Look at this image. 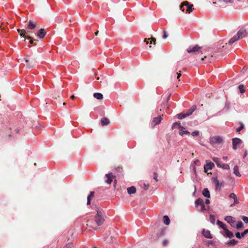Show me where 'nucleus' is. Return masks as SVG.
Returning a JSON list of instances; mask_svg holds the SVG:
<instances>
[{
	"label": "nucleus",
	"instance_id": "2",
	"mask_svg": "<svg viewBox=\"0 0 248 248\" xmlns=\"http://www.w3.org/2000/svg\"><path fill=\"white\" fill-rule=\"evenodd\" d=\"M95 221L98 226L103 223L104 221V213L103 211H97V214L95 216Z\"/></svg>",
	"mask_w": 248,
	"mask_h": 248
},
{
	"label": "nucleus",
	"instance_id": "52",
	"mask_svg": "<svg viewBox=\"0 0 248 248\" xmlns=\"http://www.w3.org/2000/svg\"><path fill=\"white\" fill-rule=\"evenodd\" d=\"M205 203L206 204H209L210 203V201L208 199H206L205 201Z\"/></svg>",
	"mask_w": 248,
	"mask_h": 248
},
{
	"label": "nucleus",
	"instance_id": "60",
	"mask_svg": "<svg viewBox=\"0 0 248 248\" xmlns=\"http://www.w3.org/2000/svg\"><path fill=\"white\" fill-rule=\"evenodd\" d=\"M111 239H115V235H113V236H111Z\"/></svg>",
	"mask_w": 248,
	"mask_h": 248
},
{
	"label": "nucleus",
	"instance_id": "47",
	"mask_svg": "<svg viewBox=\"0 0 248 248\" xmlns=\"http://www.w3.org/2000/svg\"><path fill=\"white\" fill-rule=\"evenodd\" d=\"M105 182L107 184H108V173L106 174L105 175Z\"/></svg>",
	"mask_w": 248,
	"mask_h": 248
},
{
	"label": "nucleus",
	"instance_id": "6",
	"mask_svg": "<svg viewBox=\"0 0 248 248\" xmlns=\"http://www.w3.org/2000/svg\"><path fill=\"white\" fill-rule=\"evenodd\" d=\"M223 141L222 137L216 136L212 137L210 139V143L212 145L220 144Z\"/></svg>",
	"mask_w": 248,
	"mask_h": 248
},
{
	"label": "nucleus",
	"instance_id": "42",
	"mask_svg": "<svg viewBox=\"0 0 248 248\" xmlns=\"http://www.w3.org/2000/svg\"><path fill=\"white\" fill-rule=\"evenodd\" d=\"M169 244V241L168 240H164L163 241L162 244L164 247L167 246Z\"/></svg>",
	"mask_w": 248,
	"mask_h": 248
},
{
	"label": "nucleus",
	"instance_id": "59",
	"mask_svg": "<svg viewBox=\"0 0 248 248\" xmlns=\"http://www.w3.org/2000/svg\"><path fill=\"white\" fill-rule=\"evenodd\" d=\"M98 33V31H97L95 32V35L96 36V35H97Z\"/></svg>",
	"mask_w": 248,
	"mask_h": 248
},
{
	"label": "nucleus",
	"instance_id": "40",
	"mask_svg": "<svg viewBox=\"0 0 248 248\" xmlns=\"http://www.w3.org/2000/svg\"><path fill=\"white\" fill-rule=\"evenodd\" d=\"M27 39L30 40V42H30V43L31 44H33L34 41H36V40L32 39L31 36H27Z\"/></svg>",
	"mask_w": 248,
	"mask_h": 248
},
{
	"label": "nucleus",
	"instance_id": "44",
	"mask_svg": "<svg viewBox=\"0 0 248 248\" xmlns=\"http://www.w3.org/2000/svg\"><path fill=\"white\" fill-rule=\"evenodd\" d=\"M244 128V125L243 124H241L240 126H239L237 129V132H239L241 130H242Z\"/></svg>",
	"mask_w": 248,
	"mask_h": 248
},
{
	"label": "nucleus",
	"instance_id": "35",
	"mask_svg": "<svg viewBox=\"0 0 248 248\" xmlns=\"http://www.w3.org/2000/svg\"><path fill=\"white\" fill-rule=\"evenodd\" d=\"M238 88H239L240 92L241 93H243L245 92V90L244 89V87L243 85H239Z\"/></svg>",
	"mask_w": 248,
	"mask_h": 248
},
{
	"label": "nucleus",
	"instance_id": "11",
	"mask_svg": "<svg viewBox=\"0 0 248 248\" xmlns=\"http://www.w3.org/2000/svg\"><path fill=\"white\" fill-rule=\"evenodd\" d=\"M225 220L228 222L229 223V224H230V225L232 226V227H234V223L235 222V220L234 219V218L233 217H232L231 216H227L225 217Z\"/></svg>",
	"mask_w": 248,
	"mask_h": 248
},
{
	"label": "nucleus",
	"instance_id": "30",
	"mask_svg": "<svg viewBox=\"0 0 248 248\" xmlns=\"http://www.w3.org/2000/svg\"><path fill=\"white\" fill-rule=\"evenodd\" d=\"M217 224L224 230H226V229H227L226 225L219 220L217 221Z\"/></svg>",
	"mask_w": 248,
	"mask_h": 248
},
{
	"label": "nucleus",
	"instance_id": "28",
	"mask_svg": "<svg viewBox=\"0 0 248 248\" xmlns=\"http://www.w3.org/2000/svg\"><path fill=\"white\" fill-rule=\"evenodd\" d=\"M163 222L165 224L168 225L170 223V220L168 216H164L163 218Z\"/></svg>",
	"mask_w": 248,
	"mask_h": 248
},
{
	"label": "nucleus",
	"instance_id": "51",
	"mask_svg": "<svg viewBox=\"0 0 248 248\" xmlns=\"http://www.w3.org/2000/svg\"><path fill=\"white\" fill-rule=\"evenodd\" d=\"M223 1L226 3H232V0H223Z\"/></svg>",
	"mask_w": 248,
	"mask_h": 248
},
{
	"label": "nucleus",
	"instance_id": "21",
	"mask_svg": "<svg viewBox=\"0 0 248 248\" xmlns=\"http://www.w3.org/2000/svg\"><path fill=\"white\" fill-rule=\"evenodd\" d=\"M238 242L237 240L233 239H232V240H230L229 241H228L226 243V245L228 246H235V245H237L238 244Z\"/></svg>",
	"mask_w": 248,
	"mask_h": 248
},
{
	"label": "nucleus",
	"instance_id": "58",
	"mask_svg": "<svg viewBox=\"0 0 248 248\" xmlns=\"http://www.w3.org/2000/svg\"><path fill=\"white\" fill-rule=\"evenodd\" d=\"M223 159L224 160H226V159H227V156H223Z\"/></svg>",
	"mask_w": 248,
	"mask_h": 248
},
{
	"label": "nucleus",
	"instance_id": "3",
	"mask_svg": "<svg viewBox=\"0 0 248 248\" xmlns=\"http://www.w3.org/2000/svg\"><path fill=\"white\" fill-rule=\"evenodd\" d=\"M172 129L178 128L179 129V134L181 136H183L184 134L189 135L190 132L187 130H185V128L182 126L179 123L175 122L174 123L172 126Z\"/></svg>",
	"mask_w": 248,
	"mask_h": 248
},
{
	"label": "nucleus",
	"instance_id": "22",
	"mask_svg": "<svg viewBox=\"0 0 248 248\" xmlns=\"http://www.w3.org/2000/svg\"><path fill=\"white\" fill-rule=\"evenodd\" d=\"M233 173L238 177L241 176L240 173L239 171V168L238 166H235L233 168Z\"/></svg>",
	"mask_w": 248,
	"mask_h": 248
},
{
	"label": "nucleus",
	"instance_id": "27",
	"mask_svg": "<svg viewBox=\"0 0 248 248\" xmlns=\"http://www.w3.org/2000/svg\"><path fill=\"white\" fill-rule=\"evenodd\" d=\"M17 31L20 34V36H22L23 37H25L27 38V37L28 36L26 35V31L24 29H18Z\"/></svg>",
	"mask_w": 248,
	"mask_h": 248
},
{
	"label": "nucleus",
	"instance_id": "61",
	"mask_svg": "<svg viewBox=\"0 0 248 248\" xmlns=\"http://www.w3.org/2000/svg\"><path fill=\"white\" fill-rule=\"evenodd\" d=\"M170 98V95H169V96L168 97V98H167V101H168L169 100Z\"/></svg>",
	"mask_w": 248,
	"mask_h": 248
},
{
	"label": "nucleus",
	"instance_id": "37",
	"mask_svg": "<svg viewBox=\"0 0 248 248\" xmlns=\"http://www.w3.org/2000/svg\"><path fill=\"white\" fill-rule=\"evenodd\" d=\"M115 177V176H114L113 175H112V173H109V185L111 184V183L113 181V179Z\"/></svg>",
	"mask_w": 248,
	"mask_h": 248
},
{
	"label": "nucleus",
	"instance_id": "20",
	"mask_svg": "<svg viewBox=\"0 0 248 248\" xmlns=\"http://www.w3.org/2000/svg\"><path fill=\"white\" fill-rule=\"evenodd\" d=\"M127 190L129 194H135L136 192V188L134 186L128 187Z\"/></svg>",
	"mask_w": 248,
	"mask_h": 248
},
{
	"label": "nucleus",
	"instance_id": "36",
	"mask_svg": "<svg viewBox=\"0 0 248 248\" xmlns=\"http://www.w3.org/2000/svg\"><path fill=\"white\" fill-rule=\"evenodd\" d=\"M63 248H74L72 243H69L64 246Z\"/></svg>",
	"mask_w": 248,
	"mask_h": 248
},
{
	"label": "nucleus",
	"instance_id": "10",
	"mask_svg": "<svg viewBox=\"0 0 248 248\" xmlns=\"http://www.w3.org/2000/svg\"><path fill=\"white\" fill-rule=\"evenodd\" d=\"M229 197L230 198L233 199V200H234L233 203L231 205V207L233 206L234 204H238L239 202V200H238L236 197V195L234 193H231L229 195Z\"/></svg>",
	"mask_w": 248,
	"mask_h": 248
},
{
	"label": "nucleus",
	"instance_id": "13",
	"mask_svg": "<svg viewBox=\"0 0 248 248\" xmlns=\"http://www.w3.org/2000/svg\"><path fill=\"white\" fill-rule=\"evenodd\" d=\"M202 234L206 238L212 239L213 238L209 230L203 229L202 231Z\"/></svg>",
	"mask_w": 248,
	"mask_h": 248
},
{
	"label": "nucleus",
	"instance_id": "9",
	"mask_svg": "<svg viewBox=\"0 0 248 248\" xmlns=\"http://www.w3.org/2000/svg\"><path fill=\"white\" fill-rule=\"evenodd\" d=\"M242 143V140L239 138H234L232 139V147L234 150L237 149V146Z\"/></svg>",
	"mask_w": 248,
	"mask_h": 248
},
{
	"label": "nucleus",
	"instance_id": "32",
	"mask_svg": "<svg viewBox=\"0 0 248 248\" xmlns=\"http://www.w3.org/2000/svg\"><path fill=\"white\" fill-rule=\"evenodd\" d=\"M177 118L179 119H182L187 117V115H186V113H181L178 114L177 115Z\"/></svg>",
	"mask_w": 248,
	"mask_h": 248
},
{
	"label": "nucleus",
	"instance_id": "5",
	"mask_svg": "<svg viewBox=\"0 0 248 248\" xmlns=\"http://www.w3.org/2000/svg\"><path fill=\"white\" fill-rule=\"evenodd\" d=\"M184 6H186L187 7L186 10V13L189 14L192 11V10H193L192 7L193 6V4H189V3L187 1H184L180 6V9L182 11H184L185 10L184 8Z\"/></svg>",
	"mask_w": 248,
	"mask_h": 248
},
{
	"label": "nucleus",
	"instance_id": "54",
	"mask_svg": "<svg viewBox=\"0 0 248 248\" xmlns=\"http://www.w3.org/2000/svg\"><path fill=\"white\" fill-rule=\"evenodd\" d=\"M75 98V96L74 95H72L71 96V98L72 99H74V98Z\"/></svg>",
	"mask_w": 248,
	"mask_h": 248
},
{
	"label": "nucleus",
	"instance_id": "63",
	"mask_svg": "<svg viewBox=\"0 0 248 248\" xmlns=\"http://www.w3.org/2000/svg\"><path fill=\"white\" fill-rule=\"evenodd\" d=\"M213 4H216V2H213Z\"/></svg>",
	"mask_w": 248,
	"mask_h": 248
},
{
	"label": "nucleus",
	"instance_id": "31",
	"mask_svg": "<svg viewBox=\"0 0 248 248\" xmlns=\"http://www.w3.org/2000/svg\"><path fill=\"white\" fill-rule=\"evenodd\" d=\"M243 226H244V225H243V222L241 221H240L238 222L237 225L235 226H234L233 227L238 230H239L240 229L243 228Z\"/></svg>",
	"mask_w": 248,
	"mask_h": 248
},
{
	"label": "nucleus",
	"instance_id": "15",
	"mask_svg": "<svg viewBox=\"0 0 248 248\" xmlns=\"http://www.w3.org/2000/svg\"><path fill=\"white\" fill-rule=\"evenodd\" d=\"M214 166V164L212 162H210L209 163L206 164L204 166V171L206 172H207L209 170H211Z\"/></svg>",
	"mask_w": 248,
	"mask_h": 248
},
{
	"label": "nucleus",
	"instance_id": "4",
	"mask_svg": "<svg viewBox=\"0 0 248 248\" xmlns=\"http://www.w3.org/2000/svg\"><path fill=\"white\" fill-rule=\"evenodd\" d=\"M202 47L198 45L190 46L187 49L186 51L190 55H195L197 52H200Z\"/></svg>",
	"mask_w": 248,
	"mask_h": 248
},
{
	"label": "nucleus",
	"instance_id": "14",
	"mask_svg": "<svg viewBox=\"0 0 248 248\" xmlns=\"http://www.w3.org/2000/svg\"><path fill=\"white\" fill-rule=\"evenodd\" d=\"M214 182L216 184L217 189H220L224 183L223 182L220 183L217 177L214 179Z\"/></svg>",
	"mask_w": 248,
	"mask_h": 248
},
{
	"label": "nucleus",
	"instance_id": "33",
	"mask_svg": "<svg viewBox=\"0 0 248 248\" xmlns=\"http://www.w3.org/2000/svg\"><path fill=\"white\" fill-rule=\"evenodd\" d=\"M220 168H221L224 170H229L230 169L229 165L227 164L222 163Z\"/></svg>",
	"mask_w": 248,
	"mask_h": 248
},
{
	"label": "nucleus",
	"instance_id": "24",
	"mask_svg": "<svg viewBox=\"0 0 248 248\" xmlns=\"http://www.w3.org/2000/svg\"><path fill=\"white\" fill-rule=\"evenodd\" d=\"M213 160L216 163L217 166L220 168L222 163L220 161V159L217 157H214Z\"/></svg>",
	"mask_w": 248,
	"mask_h": 248
},
{
	"label": "nucleus",
	"instance_id": "16",
	"mask_svg": "<svg viewBox=\"0 0 248 248\" xmlns=\"http://www.w3.org/2000/svg\"><path fill=\"white\" fill-rule=\"evenodd\" d=\"M36 26V23L32 20H30L28 24L27 28L29 30H33Z\"/></svg>",
	"mask_w": 248,
	"mask_h": 248
},
{
	"label": "nucleus",
	"instance_id": "18",
	"mask_svg": "<svg viewBox=\"0 0 248 248\" xmlns=\"http://www.w3.org/2000/svg\"><path fill=\"white\" fill-rule=\"evenodd\" d=\"M225 231V233L224 234V236H226L227 237H229L230 238H232L234 235L232 232L230 231L227 228L226 229V230Z\"/></svg>",
	"mask_w": 248,
	"mask_h": 248
},
{
	"label": "nucleus",
	"instance_id": "29",
	"mask_svg": "<svg viewBox=\"0 0 248 248\" xmlns=\"http://www.w3.org/2000/svg\"><path fill=\"white\" fill-rule=\"evenodd\" d=\"M94 98L98 100H101L103 99V95L101 93H96L93 94Z\"/></svg>",
	"mask_w": 248,
	"mask_h": 248
},
{
	"label": "nucleus",
	"instance_id": "50",
	"mask_svg": "<svg viewBox=\"0 0 248 248\" xmlns=\"http://www.w3.org/2000/svg\"><path fill=\"white\" fill-rule=\"evenodd\" d=\"M179 72H180V71H179ZM177 78L179 80V81H180V77L181 76V74L180 73H177Z\"/></svg>",
	"mask_w": 248,
	"mask_h": 248
},
{
	"label": "nucleus",
	"instance_id": "34",
	"mask_svg": "<svg viewBox=\"0 0 248 248\" xmlns=\"http://www.w3.org/2000/svg\"><path fill=\"white\" fill-rule=\"evenodd\" d=\"M210 222L212 224H215V217L214 216L212 215H211L210 216Z\"/></svg>",
	"mask_w": 248,
	"mask_h": 248
},
{
	"label": "nucleus",
	"instance_id": "17",
	"mask_svg": "<svg viewBox=\"0 0 248 248\" xmlns=\"http://www.w3.org/2000/svg\"><path fill=\"white\" fill-rule=\"evenodd\" d=\"M94 196V192L91 191L89 195L87 197V204L90 205L91 204V199L93 198Z\"/></svg>",
	"mask_w": 248,
	"mask_h": 248
},
{
	"label": "nucleus",
	"instance_id": "25",
	"mask_svg": "<svg viewBox=\"0 0 248 248\" xmlns=\"http://www.w3.org/2000/svg\"><path fill=\"white\" fill-rule=\"evenodd\" d=\"M151 41H150L149 42V40L150 39H145L144 40V42H146V44H152V43H153L154 45H155V42H156V39L155 38H151Z\"/></svg>",
	"mask_w": 248,
	"mask_h": 248
},
{
	"label": "nucleus",
	"instance_id": "8",
	"mask_svg": "<svg viewBox=\"0 0 248 248\" xmlns=\"http://www.w3.org/2000/svg\"><path fill=\"white\" fill-rule=\"evenodd\" d=\"M162 119V117L161 115L157 117H155L151 123L152 126L154 127L156 125L159 124Z\"/></svg>",
	"mask_w": 248,
	"mask_h": 248
},
{
	"label": "nucleus",
	"instance_id": "39",
	"mask_svg": "<svg viewBox=\"0 0 248 248\" xmlns=\"http://www.w3.org/2000/svg\"><path fill=\"white\" fill-rule=\"evenodd\" d=\"M235 236L238 239H241L242 237H243L242 236V233H240L239 232H237L235 233Z\"/></svg>",
	"mask_w": 248,
	"mask_h": 248
},
{
	"label": "nucleus",
	"instance_id": "53",
	"mask_svg": "<svg viewBox=\"0 0 248 248\" xmlns=\"http://www.w3.org/2000/svg\"><path fill=\"white\" fill-rule=\"evenodd\" d=\"M103 190V187H99L98 188V191L99 192H101V191H102V190Z\"/></svg>",
	"mask_w": 248,
	"mask_h": 248
},
{
	"label": "nucleus",
	"instance_id": "12",
	"mask_svg": "<svg viewBox=\"0 0 248 248\" xmlns=\"http://www.w3.org/2000/svg\"><path fill=\"white\" fill-rule=\"evenodd\" d=\"M46 34V31L44 29H41L38 31L37 35L40 39H43Z\"/></svg>",
	"mask_w": 248,
	"mask_h": 248
},
{
	"label": "nucleus",
	"instance_id": "38",
	"mask_svg": "<svg viewBox=\"0 0 248 248\" xmlns=\"http://www.w3.org/2000/svg\"><path fill=\"white\" fill-rule=\"evenodd\" d=\"M158 177V174L156 172H154L153 174V178L155 180V181L157 182H158V180L157 179Z\"/></svg>",
	"mask_w": 248,
	"mask_h": 248
},
{
	"label": "nucleus",
	"instance_id": "23",
	"mask_svg": "<svg viewBox=\"0 0 248 248\" xmlns=\"http://www.w3.org/2000/svg\"><path fill=\"white\" fill-rule=\"evenodd\" d=\"M101 124L102 126H106L108 124V119L107 118L104 117L101 120Z\"/></svg>",
	"mask_w": 248,
	"mask_h": 248
},
{
	"label": "nucleus",
	"instance_id": "55",
	"mask_svg": "<svg viewBox=\"0 0 248 248\" xmlns=\"http://www.w3.org/2000/svg\"><path fill=\"white\" fill-rule=\"evenodd\" d=\"M116 180H114V188H115V185H116Z\"/></svg>",
	"mask_w": 248,
	"mask_h": 248
},
{
	"label": "nucleus",
	"instance_id": "46",
	"mask_svg": "<svg viewBox=\"0 0 248 248\" xmlns=\"http://www.w3.org/2000/svg\"><path fill=\"white\" fill-rule=\"evenodd\" d=\"M242 219L246 223H248V217L244 216L243 217Z\"/></svg>",
	"mask_w": 248,
	"mask_h": 248
},
{
	"label": "nucleus",
	"instance_id": "7",
	"mask_svg": "<svg viewBox=\"0 0 248 248\" xmlns=\"http://www.w3.org/2000/svg\"><path fill=\"white\" fill-rule=\"evenodd\" d=\"M195 205L196 206H201V211H203L206 210V209L205 208V206L204 205V202L202 199L199 198L195 201Z\"/></svg>",
	"mask_w": 248,
	"mask_h": 248
},
{
	"label": "nucleus",
	"instance_id": "62",
	"mask_svg": "<svg viewBox=\"0 0 248 248\" xmlns=\"http://www.w3.org/2000/svg\"><path fill=\"white\" fill-rule=\"evenodd\" d=\"M161 234H162V235H164V232H163V231H162V232H161Z\"/></svg>",
	"mask_w": 248,
	"mask_h": 248
},
{
	"label": "nucleus",
	"instance_id": "41",
	"mask_svg": "<svg viewBox=\"0 0 248 248\" xmlns=\"http://www.w3.org/2000/svg\"><path fill=\"white\" fill-rule=\"evenodd\" d=\"M193 136H198L199 135V132L198 131H195L191 134Z\"/></svg>",
	"mask_w": 248,
	"mask_h": 248
},
{
	"label": "nucleus",
	"instance_id": "43",
	"mask_svg": "<svg viewBox=\"0 0 248 248\" xmlns=\"http://www.w3.org/2000/svg\"><path fill=\"white\" fill-rule=\"evenodd\" d=\"M168 35H167V32L166 31H163V38L164 39H166L168 37Z\"/></svg>",
	"mask_w": 248,
	"mask_h": 248
},
{
	"label": "nucleus",
	"instance_id": "1",
	"mask_svg": "<svg viewBox=\"0 0 248 248\" xmlns=\"http://www.w3.org/2000/svg\"><path fill=\"white\" fill-rule=\"evenodd\" d=\"M247 31L244 29H240L237 32V35L232 38L229 41V45H232L233 43L239 39L243 38L246 35Z\"/></svg>",
	"mask_w": 248,
	"mask_h": 248
},
{
	"label": "nucleus",
	"instance_id": "64",
	"mask_svg": "<svg viewBox=\"0 0 248 248\" xmlns=\"http://www.w3.org/2000/svg\"><path fill=\"white\" fill-rule=\"evenodd\" d=\"M210 62V60L208 61V62Z\"/></svg>",
	"mask_w": 248,
	"mask_h": 248
},
{
	"label": "nucleus",
	"instance_id": "57",
	"mask_svg": "<svg viewBox=\"0 0 248 248\" xmlns=\"http://www.w3.org/2000/svg\"><path fill=\"white\" fill-rule=\"evenodd\" d=\"M247 154H248L247 151H246V152H245L244 157H245V156L247 155Z\"/></svg>",
	"mask_w": 248,
	"mask_h": 248
},
{
	"label": "nucleus",
	"instance_id": "19",
	"mask_svg": "<svg viewBox=\"0 0 248 248\" xmlns=\"http://www.w3.org/2000/svg\"><path fill=\"white\" fill-rule=\"evenodd\" d=\"M196 106L193 105L186 112L187 116H189L196 109Z\"/></svg>",
	"mask_w": 248,
	"mask_h": 248
},
{
	"label": "nucleus",
	"instance_id": "56",
	"mask_svg": "<svg viewBox=\"0 0 248 248\" xmlns=\"http://www.w3.org/2000/svg\"><path fill=\"white\" fill-rule=\"evenodd\" d=\"M207 58V57L206 56H204L203 58H202V61L204 60L205 59H206Z\"/></svg>",
	"mask_w": 248,
	"mask_h": 248
},
{
	"label": "nucleus",
	"instance_id": "45",
	"mask_svg": "<svg viewBox=\"0 0 248 248\" xmlns=\"http://www.w3.org/2000/svg\"><path fill=\"white\" fill-rule=\"evenodd\" d=\"M25 61H26V63H27V66L28 68H31V67H32V66H31V65H30V63H29L30 61H29V60H28V59H26V60H25Z\"/></svg>",
	"mask_w": 248,
	"mask_h": 248
},
{
	"label": "nucleus",
	"instance_id": "26",
	"mask_svg": "<svg viewBox=\"0 0 248 248\" xmlns=\"http://www.w3.org/2000/svg\"><path fill=\"white\" fill-rule=\"evenodd\" d=\"M203 195L206 198H210V192L207 188H204L202 191Z\"/></svg>",
	"mask_w": 248,
	"mask_h": 248
},
{
	"label": "nucleus",
	"instance_id": "49",
	"mask_svg": "<svg viewBox=\"0 0 248 248\" xmlns=\"http://www.w3.org/2000/svg\"><path fill=\"white\" fill-rule=\"evenodd\" d=\"M149 185L148 184H144L143 189L147 190L149 188Z\"/></svg>",
	"mask_w": 248,
	"mask_h": 248
},
{
	"label": "nucleus",
	"instance_id": "48",
	"mask_svg": "<svg viewBox=\"0 0 248 248\" xmlns=\"http://www.w3.org/2000/svg\"><path fill=\"white\" fill-rule=\"evenodd\" d=\"M248 233V229L245 230L242 233V236H244L246 234Z\"/></svg>",
	"mask_w": 248,
	"mask_h": 248
}]
</instances>
